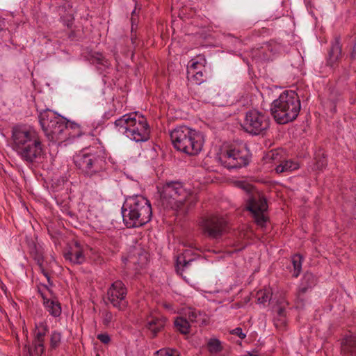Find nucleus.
<instances>
[{
  "instance_id": "nucleus-1",
  "label": "nucleus",
  "mask_w": 356,
  "mask_h": 356,
  "mask_svg": "<svg viewBox=\"0 0 356 356\" xmlns=\"http://www.w3.org/2000/svg\"><path fill=\"white\" fill-rule=\"evenodd\" d=\"M74 163L84 176H98L102 181L108 179L106 172L108 166L106 153L103 147H92L82 151L74 156Z\"/></svg>"
},
{
  "instance_id": "nucleus-2",
  "label": "nucleus",
  "mask_w": 356,
  "mask_h": 356,
  "mask_svg": "<svg viewBox=\"0 0 356 356\" xmlns=\"http://www.w3.org/2000/svg\"><path fill=\"white\" fill-rule=\"evenodd\" d=\"M39 122L47 138L53 143H62L65 141L70 134L69 129H78L77 136L79 133V125L74 122H70L65 118L57 115L49 109L39 111Z\"/></svg>"
},
{
  "instance_id": "nucleus-3",
  "label": "nucleus",
  "mask_w": 356,
  "mask_h": 356,
  "mask_svg": "<svg viewBox=\"0 0 356 356\" xmlns=\"http://www.w3.org/2000/svg\"><path fill=\"white\" fill-rule=\"evenodd\" d=\"M122 214L127 227H139L151 220L152 206L149 201L142 195L129 197L123 204Z\"/></svg>"
},
{
  "instance_id": "nucleus-4",
  "label": "nucleus",
  "mask_w": 356,
  "mask_h": 356,
  "mask_svg": "<svg viewBox=\"0 0 356 356\" xmlns=\"http://www.w3.org/2000/svg\"><path fill=\"white\" fill-rule=\"evenodd\" d=\"M299 96L293 90L284 91L271 104L270 112L279 124H286L296 120L300 111Z\"/></svg>"
},
{
  "instance_id": "nucleus-5",
  "label": "nucleus",
  "mask_w": 356,
  "mask_h": 356,
  "mask_svg": "<svg viewBox=\"0 0 356 356\" xmlns=\"http://www.w3.org/2000/svg\"><path fill=\"white\" fill-rule=\"evenodd\" d=\"M159 193L160 202L164 209L178 210L188 202L187 208L189 209L195 203V197L184 187L183 183L180 181H167Z\"/></svg>"
},
{
  "instance_id": "nucleus-6",
  "label": "nucleus",
  "mask_w": 356,
  "mask_h": 356,
  "mask_svg": "<svg viewBox=\"0 0 356 356\" xmlns=\"http://www.w3.org/2000/svg\"><path fill=\"white\" fill-rule=\"evenodd\" d=\"M115 128L136 142L146 141L149 138V127L146 119L138 113L125 114L114 122Z\"/></svg>"
},
{
  "instance_id": "nucleus-7",
  "label": "nucleus",
  "mask_w": 356,
  "mask_h": 356,
  "mask_svg": "<svg viewBox=\"0 0 356 356\" xmlns=\"http://www.w3.org/2000/svg\"><path fill=\"white\" fill-rule=\"evenodd\" d=\"M174 147L188 155H197L202 149L204 143L201 132L186 126H179L170 132Z\"/></svg>"
},
{
  "instance_id": "nucleus-8",
  "label": "nucleus",
  "mask_w": 356,
  "mask_h": 356,
  "mask_svg": "<svg viewBox=\"0 0 356 356\" xmlns=\"http://www.w3.org/2000/svg\"><path fill=\"white\" fill-rule=\"evenodd\" d=\"M250 157L246 147L231 145L220 154L219 161L228 169L241 168L249 164Z\"/></svg>"
},
{
  "instance_id": "nucleus-9",
  "label": "nucleus",
  "mask_w": 356,
  "mask_h": 356,
  "mask_svg": "<svg viewBox=\"0 0 356 356\" xmlns=\"http://www.w3.org/2000/svg\"><path fill=\"white\" fill-rule=\"evenodd\" d=\"M269 127V118L264 113L256 109L246 112L242 124L243 130L252 136L265 134Z\"/></svg>"
},
{
  "instance_id": "nucleus-10",
  "label": "nucleus",
  "mask_w": 356,
  "mask_h": 356,
  "mask_svg": "<svg viewBox=\"0 0 356 356\" xmlns=\"http://www.w3.org/2000/svg\"><path fill=\"white\" fill-rule=\"evenodd\" d=\"M42 152V144L38 133L33 129L24 131V159L33 162Z\"/></svg>"
},
{
  "instance_id": "nucleus-11",
  "label": "nucleus",
  "mask_w": 356,
  "mask_h": 356,
  "mask_svg": "<svg viewBox=\"0 0 356 356\" xmlns=\"http://www.w3.org/2000/svg\"><path fill=\"white\" fill-rule=\"evenodd\" d=\"M200 225L204 235L211 238H220L225 233L227 223L222 217L211 216L202 218Z\"/></svg>"
},
{
  "instance_id": "nucleus-12",
  "label": "nucleus",
  "mask_w": 356,
  "mask_h": 356,
  "mask_svg": "<svg viewBox=\"0 0 356 356\" xmlns=\"http://www.w3.org/2000/svg\"><path fill=\"white\" fill-rule=\"evenodd\" d=\"M127 289L121 280L115 281L107 291L108 301L119 311H124L128 307Z\"/></svg>"
},
{
  "instance_id": "nucleus-13",
  "label": "nucleus",
  "mask_w": 356,
  "mask_h": 356,
  "mask_svg": "<svg viewBox=\"0 0 356 356\" xmlns=\"http://www.w3.org/2000/svg\"><path fill=\"white\" fill-rule=\"evenodd\" d=\"M267 208L266 198L259 194L251 195L247 200L246 209L252 213L256 223L259 226H264L266 222L264 212Z\"/></svg>"
},
{
  "instance_id": "nucleus-14",
  "label": "nucleus",
  "mask_w": 356,
  "mask_h": 356,
  "mask_svg": "<svg viewBox=\"0 0 356 356\" xmlns=\"http://www.w3.org/2000/svg\"><path fill=\"white\" fill-rule=\"evenodd\" d=\"M36 240V237L34 238L27 239L26 243L28 252L30 256L38 265L41 273L47 278L49 285L52 286L53 284L51 281L50 275L43 266L44 256L42 248L39 243H37Z\"/></svg>"
},
{
  "instance_id": "nucleus-15",
  "label": "nucleus",
  "mask_w": 356,
  "mask_h": 356,
  "mask_svg": "<svg viewBox=\"0 0 356 356\" xmlns=\"http://www.w3.org/2000/svg\"><path fill=\"white\" fill-rule=\"evenodd\" d=\"M191 61L192 63L188 67V79L200 85L206 81L204 65L198 61Z\"/></svg>"
},
{
  "instance_id": "nucleus-16",
  "label": "nucleus",
  "mask_w": 356,
  "mask_h": 356,
  "mask_svg": "<svg viewBox=\"0 0 356 356\" xmlns=\"http://www.w3.org/2000/svg\"><path fill=\"white\" fill-rule=\"evenodd\" d=\"M342 58L341 45L340 44V38L336 37L332 42L328 56L327 58V65L330 67H334L338 65Z\"/></svg>"
},
{
  "instance_id": "nucleus-17",
  "label": "nucleus",
  "mask_w": 356,
  "mask_h": 356,
  "mask_svg": "<svg viewBox=\"0 0 356 356\" xmlns=\"http://www.w3.org/2000/svg\"><path fill=\"white\" fill-rule=\"evenodd\" d=\"M63 255L65 260L69 261L72 264H82L86 260L83 250L77 241L68 251L64 252Z\"/></svg>"
},
{
  "instance_id": "nucleus-18",
  "label": "nucleus",
  "mask_w": 356,
  "mask_h": 356,
  "mask_svg": "<svg viewBox=\"0 0 356 356\" xmlns=\"http://www.w3.org/2000/svg\"><path fill=\"white\" fill-rule=\"evenodd\" d=\"M166 321L164 316H153L147 319L146 327L151 332V338H155L164 329Z\"/></svg>"
},
{
  "instance_id": "nucleus-19",
  "label": "nucleus",
  "mask_w": 356,
  "mask_h": 356,
  "mask_svg": "<svg viewBox=\"0 0 356 356\" xmlns=\"http://www.w3.org/2000/svg\"><path fill=\"white\" fill-rule=\"evenodd\" d=\"M341 356H356V335H350L341 343Z\"/></svg>"
},
{
  "instance_id": "nucleus-20",
  "label": "nucleus",
  "mask_w": 356,
  "mask_h": 356,
  "mask_svg": "<svg viewBox=\"0 0 356 356\" xmlns=\"http://www.w3.org/2000/svg\"><path fill=\"white\" fill-rule=\"evenodd\" d=\"M184 314L189 322L195 323L199 325H204L208 323L207 314L194 308H188L186 310Z\"/></svg>"
},
{
  "instance_id": "nucleus-21",
  "label": "nucleus",
  "mask_w": 356,
  "mask_h": 356,
  "mask_svg": "<svg viewBox=\"0 0 356 356\" xmlns=\"http://www.w3.org/2000/svg\"><path fill=\"white\" fill-rule=\"evenodd\" d=\"M189 251H186L177 257L176 270L181 275H183L184 271L189 270L192 264L196 261L195 259H187Z\"/></svg>"
},
{
  "instance_id": "nucleus-22",
  "label": "nucleus",
  "mask_w": 356,
  "mask_h": 356,
  "mask_svg": "<svg viewBox=\"0 0 356 356\" xmlns=\"http://www.w3.org/2000/svg\"><path fill=\"white\" fill-rule=\"evenodd\" d=\"M44 300V305L49 313L54 317H58L61 314L60 304L58 300L47 298L43 293H41Z\"/></svg>"
},
{
  "instance_id": "nucleus-23",
  "label": "nucleus",
  "mask_w": 356,
  "mask_h": 356,
  "mask_svg": "<svg viewBox=\"0 0 356 356\" xmlns=\"http://www.w3.org/2000/svg\"><path fill=\"white\" fill-rule=\"evenodd\" d=\"M13 149L21 156H22V131L20 127H15L13 129Z\"/></svg>"
},
{
  "instance_id": "nucleus-24",
  "label": "nucleus",
  "mask_w": 356,
  "mask_h": 356,
  "mask_svg": "<svg viewBox=\"0 0 356 356\" xmlns=\"http://www.w3.org/2000/svg\"><path fill=\"white\" fill-rule=\"evenodd\" d=\"M300 168L299 163L293 160H285L281 162L275 168V171L277 173H282L285 172H292L295 170H297Z\"/></svg>"
},
{
  "instance_id": "nucleus-25",
  "label": "nucleus",
  "mask_w": 356,
  "mask_h": 356,
  "mask_svg": "<svg viewBox=\"0 0 356 356\" xmlns=\"http://www.w3.org/2000/svg\"><path fill=\"white\" fill-rule=\"evenodd\" d=\"M174 325L176 329L183 334L190 333L191 325L187 318L183 316H177L175 321Z\"/></svg>"
},
{
  "instance_id": "nucleus-26",
  "label": "nucleus",
  "mask_w": 356,
  "mask_h": 356,
  "mask_svg": "<svg viewBox=\"0 0 356 356\" xmlns=\"http://www.w3.org/2000/svg\"><path fill=\"white\" fill-rule=\"evenodd\" d=\"M315 163L313 167L314 170L322 171L327 165V159L323 152L318 151L315 154Z\"/></svg>"
},
{
  "instance_id": "nucleus-27",
  "label": "nucleus",
  "mask_w": 356,
  "mask_h": 356,
  "mask_svg": "<svg viewBox=\"0 0 356 356\" xmlns=\"http://www.w3.org/2000/svg\"><path fill=\"white\" fill-rule=\"evenodd\" d=\"M90 60L93 63L103 66L104 68H108L110 66V62L106 59L104 56L100 52H92L90 54Z\"/></svg>"
},
{
  "instance_id": "nucleus-28",
  "label": "nucleus",
  "mask_w": 356,
  "mask_h": 356,
  "mask_svg": "<svg viewBox=\"0 0 356 356\" xmlns=\"http://www.w3.org/2000/svg\"><path fill=\"white\" fill-rule=\"evenodd\" d=\"M315 282L314 275L311 273L307 272L303 276L302 281L303 286L300 289V291L302 293H305L308 287H312L315 284Z\"/></svg>"
},
{
  "instance_id": "nucleus-29",
  "label": "nucleus",
  "mask_w": 356,
  "mask_h": 356,
  "mask_svg": "<svg viewBox=\"0 0 356 356\" xmlns=\"http://www.w3.org/2000/svg\"><path fill=\"white\" fill-rule=\"evenodd\" d=\"M207 348L210 353H218L221 352L223 347L219 339L216 338H211L207 342Z\"/></svg>"
},
{
  "instance_id": "nucleus-30",
  "label": "nucleus",
  "mask_w": 356,
  "mask_h": 356,
  "mask_svg": "<svg viewBox=\"0 0 356 356\" xmlns=\"http://www.w3.org/2000/svg\"><path fill=\"white\" fill-rule=\"evenodd\" d=\"M272 292L269 289L260 290L257 293V302L259 304H265L271 299Z\"/></svg>"
},
{
  "instance_id": "nucleus-31",
  "label": "nucleus",
  "mask_w": 356,
  "mask_h": 356,
  "mask_svg": "<svg viewBox=\"0 0 356 356\" xmlns=\"http://www.w3.org/2000/svg\"><path fill=\"white\" fill-rule=\"evenodd\" d=\"M302 257L299 254H295L292 257V264L294 268L293 276L297 277L301 271Z\"/></svg>"
},
{
  "instance_id": "nucleus-32",
  "label": "nucleus",
  "mask_w": 356,
  "mask_h": 356,
  "mask_svg": "<svg viewBox=\"0 0 356 356\" xmlns=\"http://www.w3.org/2000/svg\"><path fill=\"white\" fill-rule=\"evenodd\" d=\"M154 356H180V354L176 349L165 348L157 350Z\"/></svg>"
},
{
  "instance_id": "nucleus-33",
  "label": "nucleus",
  "mask_w": 356,
  "mask_h": 356,
  "mask_svg": "<svg viewBox=\"0 0 356 356\" xmlns=\"http://www.w3.org/2000/svg\"><path fill=\"white\" fill-rule=\"evenodd\" d=\"M274 325L277 329H284L286 325V316H275Z\"/></svg>"
},
{
  "instance_id": "nucleus-34",
  "label": "nucleus",
  "mask_w": 356,
  "mask_h": 356,
  "mask_svg": "<svg viewBox=\"0 0 356 356\" xmlns=\"http://www.w3.org/2000/svg\"><path fill=\"white\" fill-rule=\"evenodd\" d=\"M90 254L89 255V257H90V259L93 262H95L97 264H100L102 263L103 258L97 251H96L93 249H90Z\"/></svg>"
},
{
  "instance_id": "nucleus-35",
  "label": "nucleus",
  "mask_w": 356,
  "mask_h": 356,
  "mask_svg": "<svg viewBox=\"0 0 356 356\" xmlns=\"http://www.w3.org/2000/svg\"><path fill=\"white\" fill-rule=\"evenodd\" d=\"M113 321V314L110 311L103 313L102 323L105 326H108Z\"/></svg>"
},
{
  "instance_id": "nucleus-36",
  "label": "nucleus",
  "mask_w": 356,
  "mask_h": 356,
  "mask_svg": "<svg viewBox=\"0 0 356 356\" xmlns=\"http://www.w3.org/2000/svg\"><path fill=\"white\" fill-rule=\"evenodd\" d=\"M60 341V334L58 332H53L51 336V346L56 348Z\"/></svg>"
},
{
  "instance_id": "nucleus-37",
  "label": "nucleus",
  "mask_w": 356,
  "mask_h": 356,
  "mask_svg": "<svg viewBox=\"0 0 356 356\" xmlns=\"http://www.w3.org/2000/svg\"><path fill=\"white\" fill-rule=\"evenodd\" d=\"M97 339L104 344H108L111 341V337L107 333H101L97 334Z\"/></svg>"
},
{
  "instance_id": "nucleus-38",
  "label": "nucleus",
  "mask_w": 356,
  "mask_h": 356,
  "mask_svg": "<svg viewBox=\"0 0 356 356\" xmlns=\"http://www.w3.org/2000/svg\"><path fill=\"white\" fill-rule=\"evenodd\" d=\"M44 350V347L43 343H35L34 347V353L38 355H41Z\"/></svg>"
},
{
  "instance_id": "nucleus-39",
  "label": "nucleus",
  "mask_w": 356,
  "mask_h": 356,
  "mask_svg": "<svg viewBox=\"0 0 356 356\" xmlns=\"http://www.w3.org/2000/svg\"><path fill=\"white\" fill-rule=\"evenodd\" d=\"M139 255V261L138 263L143 264L146 263L147 261V253L142 250H140V252H138Z\"/></svg>"
},
{
  "instance_id": "nucleus-40",
  "label": "nucleus",
  "mask_w": 356,
  "mask_h": 356,
  "mask_svg": "<svg viewBox=\"0 0 356 356\" xmlns=\"http://www.w3.org/2000/svg\"><path fill=\"white\" fill-rule=\"evenodd\" d=\"M231 334L237 335L240 339H243L246 337V334L243 332L242 329L241 327H236L234 329Z\"/></svg>"
},
{
  "instance_id": "nucleus-41",
  "label": "nucleus",
  "mask_w": 356,
  "mask_h": 356,
  "mask_svg": "<svg viewBox=\"0 0 356 356\" xmlns=\"http://www.w3.org/2000/svg\"><path fill=\"white\" fill-rule=\"evenodd\" d=\"M238 185L240 188H243L248 193H250L251 191L253 189V186L252 185H250L249 184H246L245 182L241 181L238 184Z\"/></svg>"
},
{
  "instance_id": "nucleus-42",
  "label": "nucleus",
  "mask_w": 356,
  "mask_h": 356,
  "mask_svg": "<svg viewBox=\"0 0 356 356\" xmlns=\"http://www.w3.org/2000/svg\"><path fill=\"white\" fill-rule=\"evenodd\" d=\"M44 339V334L42 332H38L37 334V339L35 343H43Z\"/></svg>"
},
{
  "instance_id": "nucleus-43",
  "label": "nucleus",
  "mask_w": 356,
  "mask_h": 356,
  "mask_svg": "<svg viewBox=\"0 0 356 356\" xmlns=\"http://www.w3.org/2000/svg\"><path fill=\"white\" fill-rule=\"evenodd\" d=\"M286 316L285 309L282 307H279L277 310V314L275 316Z\"/></svg>"
},
{
  "instance_id": "nucleus-44",
  "label": "nucleus",
  "mask_w": 356,
  "mask_h": 356,
  "mask_svg": "<svg viewBox=\"0 0 356 356\" xmlns=\"http://www.w3.org/2000/svg\"><path fill=\"white\" fill-rule=\"evenodd\" d=\"M353 37H354L355 44H354L353 51L350 54L351 58H355V57H356V33H355Z\"/></svg>"
},
{
  "instance_id": "nucleus-45",
  "label": "nucleus",
  "mask_w": 356,
  "mask_h": 356,
  "mask_svg": "<svg viewBox=\"0 0 356 356\" xmlns=\"http://www.w3.org/2000/svg\"><path fill=\"white\" fill-rule=\"evenodd\" d=\"M135 13H136V10H134L132 12V17H131V22H132V24L134 23V22L136 20V19L134 18V15H135Z\"/></svg>"
},
{
  "instance_id": "nucleus-46",
  "label": "nucleus",
  "mask_w": 356,
  "mask_h": 356,
  "mask_svg": "<svg viewBox=\"0 0 356 356\" xmlns=\"http://www.w3.org/2000/svg\"><path fill=\"white\" fill-rule=\"evenodd\" d=\"M135 40H136V38H135L131 37V41H132V42H133V43H134V42H135Z\"/></svg>"
},
{
  "instance_id": "nucleus-47",
  "label": "nucleus",
  "mask_w": 356,
  "mask_h": 356,
  "mask_svg": "<svg viewBox=\"0 0 356 356\" xmlns=\"http://www.w3.org/2000/svg\"><path fill=\"white\" fill-rule=\"evenodd\" d=\"M44 286L47 288V291H49V292H51V290H50V289H49L47 286Z\"/></svg>"
},
{
  "instance_id": "nucleus-48",
  "label": "nucleus",
  "mask_w": 356,
  "mask_h": 356,
  "mask_svg": "<svg viewBox=\"0 0 356 356\" xmlns=\"http://www.w3.org/2000/svg\"><path fill=\"white\" fill-rule=\"evenodd\" d=\"M248 356H258L257 355L250 354Z\"/></svg>"
}]
</instances>
